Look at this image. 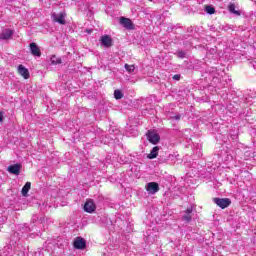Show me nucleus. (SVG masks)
Masks as SVG:
<instances>
[{
    "mask_svg": "<svg viewBox=\"0 0 256 256\" xmlns=\"http://www.w3.org/2000/svg\"><path fill=\"white\" fill-rule=\"evenodd\" d=\"M184 213L185 214L182 216V221H185L186 223H191V219H193V216L191 215L193 213V206L187 208Z\"/></svg>",
    "mask_w": 256,
    "mask_h": 256,
    "instance_id": "ddd939ff",
    "label": "nucleus"
},
{
    "mask_svg": "<svg viewBox=\"0 0 256 256\" xmlns=\"http://www.w3.org/2000/svg\"><path fill=\"white\" fill-rule=\"evenodd\" d=\"M30 53L33 57H41V48L37 45V43H30Z\"/></svg>",
    "mask_w": 256,
    "mask_h": 256,
    "instance_id": "1a4fd4ad",
    "label": "nucleus"
},
{
    "mask_svg": "<svg viewBox=\"0 0 256 256\" xmlns=\"http://www.w3.org/2000/svg\"><path fill=\"white\" fill-rule=\"evenodd\" d=\"M176 57H178V59H185V57H187V52L183 51V50H178L175 53Z\"/></svg>",
    "mask_w": 256,
    "mask_h": 256,
    "instance_id": "412c9836",
    "label": "nucleus"
},
{
    "mask_svg": "<svg viewBox=\"0 0 256 256\" xmlns=\"http://www.w3.org/2000/svg\"><path fill=\"white\" fill-rule=\"evenodd\" d=\"M213 202L220 207V209H227L231 205V199L229 198H213Z\"/></svg>",
    "mask_w": 256,
    "mask_h": 256,
    "instance_id": "20e7f679",
    "label": "nucleus"
},
{
    "mask_svg": "<svg viewBox=\"0 0 256 256\" xmlns=\"http://www.w3.org/2000/svg\"><path fill=\"white\" fill-rule=\"evenodd\" d=\"M119 23L124 27V29H128L129 31L135 29V24H133V21L129 18L120 17Z\"/></svg>",
    "mask_w": 256,
    "mask_h": 256,
    "instance_id": "423d86ee",
    "label": "nucleus"
},
{
    "mask_svg": "<svg viewBox=\"0 0 256 256\" xmlns=\"http://www.w3.org/2000/svg\"><path fill=\"white\" fill-rule=\"evenodd\" d=\"M47 244H48L47 249H53V247L54 249H57V244L55 242H49Z\"/></svg>",
    "mask_w": 256,
    "mask_h": 256,
    "instance_id": "a878e982",
    "label": "nucleus"
},
{
    "mask_svg": "<svg viewBox=\"0 0 256 256\" xmlns=\"http://www.w3.org/2000/svg\"><path fill=\"white\" fill-rule=\"evenodd\" d=\"M3 121V113L0 112V123Z\"/></svg>",
    "mask_w": 256,
    "mask_h": 256,
    "instance_id": "cd10ccee",
    "label": "nucleus"
},
{
    "mask_svg": "<svg viewBox=\"0 0 256 256\" xmlns=\"http://www.w3.org/2000/svg\"><path fill=\"white\" fill-rule=\"evenodd\" d=\"M228 10H229V12L232 13L233 15H237V16L241 15V11L235 10V5H234L233 3H230V4L228 5Z\"/></svg>",
    "mask_w": 256,
    "mask_h": 256,
    "instance_id": "6ab92c4d",
    "label": "nucleus"
},
{
    "mask_svg": "<svg viewBox=\"0 0 256 256\" xmlns=\"http://www.w3.org/2000/svg\"><path fill=\"white\" fill-rule=\"evenodd\" d=\"M18 73L24 77V79H29L30 74H29V70L27 68H25V66H23L22 64H20L18 66Z\"/></svg>",
    "mask_w": 256,
    "mask_h": 256,
    "instance_id": "2eb2a0df",
    "label": "nucleus"
},
{
    "mask_svg": "<svg viewBox=\"0 0 256 256\" xmlns=\"http://www.w3.org/2000/svg\"><path fill=\"white\" fill-rule=\"evenodd\" d=\"M173 79H174V81H179L181 79V75L180 74H175L173 76Z\"/></svg>",
    "mask_w": 256,
    "mask_h": 256,
    "instance_id": "bb28decb",
    "label": "nucleus"
},
{
    "mask_svg": "<svg viewBox=\"0 0 256 256\" xmlns=\"http://www.w3.org/2000/svg\"><path fill=\"white\" fill-rule=\"evenodd\" d=\"M11 37H13V30L11 29H4L0 33V39H2V41H7L8 39H11Z\"/></svg>",
    "mask_w": 256,
    "mask_h": 256,
    "instance_id": "4468645a",
    "label": "nucleus"
},
{
    "mask_svg": "<svg viewBox=\"0 0 256 256\" xmlns=\"http://www.w3.org/2000/svg\"><path fill=\"white\" fill-rule=\"evenodd\" d=\"M159 149V146L153 147L150 153L147 155V159H157V157H159Z\"/></svg>",
    "mask_w": 256,
    "mask_h": 256,
    "instance_id": "dca6fc26",
    "label": "nucleus"
},
{
    "mask_svg": "<svg viewBox=\"0 0 256 256\" xmlns=\"http://www.w3.org/2000/svg\"><path fill=\"white\" fill-rule=\"evenodd\" d=\"M205 11H206V13H208V15H214L215 7H213L211 5H207V6H205Z\"/></svg>",
    "mask_w": 256,
    "mask_h": 256,
    "instance_id": "5701e85b",
    "label": "nucleus"
},
{
    "mask_svg": "<svg viewBox=\"0 0 256 256\" xmlns=\"http://www.w3.org/2000/svg\"><path fill=\"white\" fill-rule=\"evenodd\" d=\"M97 210V205H95V202L93 199H87L84 204V211L85 213H95Z\"/></svg>",
    "mask_w": 256,
    "mask_h": 256,
    "instance_id": "39448f33",
    "label": "nucleus"
},
{
    "mask_svg": "<svg viewBox=\"0 0 256 256\" xmlns=\"http://www.w3.org/2000/svg\"><path fill=\"white\" fill-rule=\"evenodd\" d=\"M124 69H126L128 73H135V65L125 64Z\"/></svg>",
    "mask_w": 256,
    "mask_h": 256,
    "instance_id": "b1692460",
    "label": "nucleus"
},
{
    "mask_svg": "<svg viewBox=\"0 0 256 256\" xmlns=\"http://www.w3.org/2000/svg\"><path fill=\"white\" fill-rule=\"evenodd\" d=\"M169 117H170V119H175V121L181 120V114H177V115L170 114Z\"/></svg>",
    "mask_w": 256,
    "mask_h": 256,
    "instance_id": "393cba45",
    "label": "nucleus"
},
{
    "mask_svg": "<svg viewBox=\"0 0 256 256\" xmlns=\"http://www.w3.org/2000/svg\"><path fill=\"white\" fill-rule=\"evenodd\" d=\"M51 65H61L62 61L61 58H58L57 56L53 55L50 58Z\"/></svg>",
    "mask_w": 256,
    "mask_h": 256,
    "instance_id": "aec40b11",
    "label": "nucleus"
},
{
    "mask_svg": "<svg viewBox=\"0 0 256 256\" xmlns=\"http://www.w3.org/2000/svg\"><path fill=\"white\" fill-rule=\"evenodd\" d=\"M100 41L103 47H106V48L113 47V39L109 35L102 36Z\"/></svg>",
    "mask_w": 256,
    "mask_h": 256,
    "instance_id": "9d476101",
    "label": "nucleus"
},
{
    "mask_svg": "<svg viewBox=\"0 0 256 256\" xmlns=\"http://www.w3.org/2000/svg\"><path fill=\"white\" fill-rule=\"evenodd\" d=\"M75 249L83 250L87 247V242L82 237H77L73 242Z\"/></svg>",
    "mask_w": 256,
    "mask_h": 256,
    "instance_id": "6e6552de",
    "label": "nucleus"
},
{
    "mask_svg": "<svg viewBox=\"0 0 256 256\" xmlns=\"http://www.w3.org/2000/svg\"><path fill=\"white\" fill-rule=\"evenodd\" d=\"M146 191L149 195H155V193L159 192V183L150 182L146 185Z\"/></svg>",
    "mask_w": 256,
    "mask_h": 256,
    "instance_id": "0eeeda50",
    "label": "nucleus"
},
{
    "mask_svg": "<svg viewBox=\"0 0 256 256\" xmlns=\"http://www.w3.org/2000/svg\"><path fill=\"white\" fill-rule=\"evenodd\" d=\"M22 165L21 164H14V165H10L7 168V171L9 173H11L12 175H19V173H21V169H22Z\"/></svg>",
    "mask_w": 256,
    "mask_h": 256,
    "instance_id": "f8f14e48",
    "label": "nucleus"
},
{
    "mask_svg": "<svg viewBox=\"0 0 256 256\" xmlns=\"http://www.w3.org/2000/svg\"><path fill=\"white\" fill-rule=\"evenodd\" d=\"M27 233H31V229L27 224L18 225V230L11 236V241L17 243L21 237H25Z\"/></svg>",
    "mask_w": 256,
    "mask_h": 256,
    "instance_id": "f257e3e1",
    "label": "nucleus"
},
{
    "mask_svg": "<svg viewBox=\"0 0 256 256\" xmlns=\"http://www.w3.org/2000/svg\"><path fill=\"white\" fill-rule=\"evenodd\" d=\"M65 17H67V13L61 12V13H55L53 12L51 14V19L54 21V23H59V25H66L67 21H65Z\"/></svg>",
    "mask_w": 256,
    "mask_h": 256,
    "instance_id": "7ed1b4c3",
    "label": "nucleus"
},
{
    "mask_svg": "<svg viewBox=\"0 0 256 256\" xmlns=\"http://www.w3.org/2000/svg\"><path fill=\"white\" fill-rule=\"evenodd\" d=\"M124 97V94H123V91L121 90H115L114 91V98L119 101V99H123Z\"/></svg>",
    "mask_w": 256,
    "mask_h": 256,
    "instance_id": "4be33fe9",
    "label": "nucleus"
},
{
    "mask_svg": "<svg viewBox=\"0 0 256 256\" xmlns=\"http://www.w3.org/2000/svg\"><path fill=\"white\" fill-rule=\"evenodd\" d=\"M173 157V155L163 152L162 154L159 155L157 162L160 165H163V163H169L170 159Z\"/></svg>",
    "mask_w": 256,
    "mask_h": 256,
    "instance_id": "9b49d317",
    "label": "nucleus"
},
{
    "mask_svg": "<svg viewBox=\"0 0 256 256\" xmlns=\"http://www.w3.org/2000/svg\"><path fill=\"white\" fill-rule=\"evenodd\" d=\"M209 73H210L211 77L213 78V81H215V79H219V77H221V71H219V69H217V68H211L209 70Z\"/></svg>",
    "mask_w": 256,
    "mask_h": 256,
    "instance_id": "f3484780",
    "label": "nucleus"
},
{
    "mask_svg": "<svg viewBox=\"0 0 256 256\" xmlns=\"http://www.w3.org/2000/svg\"><path fill=\"white\" fill-rule=\"evenodd\" d=\"M37 219H38L37 216H34L33 221H37Z\"/></svg>",
    "mask_w": 256,
    "mask_h": 256,
    "instance_id": "c85d7f7f",
    "label": "nucleus"
},
{
    "mask_svg": "<svg viewBox=\"0 0 256 256\" xmlns=\"http://www.w3.org/2000/svg\"><path fill=\"white\" fill-rule=\"evenodd\" d=\"M30 190H31V182H26L21 191L23 197H27V194L29 193Z\"/></svg>",
    "mask_w": 256,
    "mask_h": 256,
    "instance_id": "a211bd4d",
    "label": "nucleus"
},
{
    "mask_svg": "<svg viewBox=\"0 0 256 256\" xmlns=\"http://www.w3.org/2000/svg\"><path fill=\"white\" fill-rule=\"evenodd\" d=\"M146 137L149 143H152V145H157L159 141H161V136L156 130H148Z\"/></svg>",
    "mask_w": 256,
    "mask_h": 256,
    "instance_id": "f03ea898",
    "label": "nucleus"
}]
</instances>
